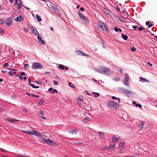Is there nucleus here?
<instances>
[{
    "instance_id": "obj_17",
    "label": "nucleus",
    "mask_w": 157,
    "mask_h": 157,
    "mask_svg": "<svg viewBox=\"0 0 157 157\" xmlns=\"http://www.w3.org/2000/svg\"><path fill=\"white\" fill-rule=\"evenodd\" d=\"M121 16L124 18H126L128 17V14L126 12L123 11L121 13Z\"/></svg>"
},
{
    "instance_id": "obj_64",
    "label": "nucleus",
    "mask_w": 157,
    "mask_h": 157,
    "mask_svg": "<svg viewBox=\"0 0 157 157\" xmlns=\"http://www.w3.org/2000/svg\"><path fill=\"white\" fill-rule=\"evenodd\" d=\"M147 64L149 65L151 67L152 66V64H151V63L149 62H148L147 63Z\"/></svg>"
},
{
    "instance_id": "obj_59",
    "label": "nucleus",
    "mask_w": 157,
    "mask_h": 157,
    "mask_svg": "<svg viewBox=\"0 0 157 157\" xmlns=\"http://www.w3.org/2000/svg\"><path fill=\"white\" fill-rule=\"evenodd\" d=\"M1 151H2V152H6V151L4 149H3L2 148H1Z\"/></svg>"
},
{
    "instance_id": "obj_48",
    "label": "nucleus",
    "mask_w": 157,
    "mask_h": 157,
    "mask_svg": "<svg viewBox=\"0 0 157 157\" xmlns=\"http://www.w3.org/2000/svg\"><path fill=\"white\" fill-rule=\"evenodd\" d=\"M115 144H114V145H111V144H110V146H109V147L110 148H111L112 147L114 148L115 147Z\"/></svg>"
},
{
    "instance_id": "obj_51",
    "label": "nucleus",
    "mask_w": 157,
    "mask_h": 157,
    "mask_svg": "<svg viewBox=\"0 0 157 157\" xmlns=\"http://www.w3.org/2000/svg\"><path fill=\"white\" fill-rule=\"evenodd\" d=\"M0 33H2V34L4 33V31L3 29H0Z\"/></svg>"
},
{
    "instance_id": "obj_40",
    "label": "nucleus",
    "mask_w": 157,
    "mask_h": 157,
    "mask_svg": "<svg viewBox=\"0 0 157 157\" xmlns=\"http://www.w3.org/2000/svg\"><path fill=\"white\" fill-rule=\"evenodd\" d=\"M31 86H32L33 88H39V86H36L33 85H31Z\"/></svg>"
},
{
    "instance_id": "obj_4",
    "label": "nucleus",
    "mask_w": 157,
    "mask_h": 157,
    "mask_svg": "<svg viewBox=\"0 0 157 157\" xmlns=\"http://www.w3.org/2000/svg\"><path fill=\"white\" fill-rule=\"evenodd\" d=\"M101 71V73H103L104 74H106L108 75H109V70L108 68L105 67H101L100 68Z\"/></svg>"
},
{
    "instance_id": "obj_63",
    "label": "nucleus",
    "mask_w": 157,
    "mask_h": 157,
    "mask_svg": "<svg viewBox=\"0 0 157 157\" xmlns=\"http://www.w3.org/2000/svg\"><path fill=\"white\" fill-rule=\"evenodd\" d=\"M150 22L149 21H146V24L147 25H149V24L150 23Z\"/></svg>"
},
{
    "instance_id": "obj_56",
    "label": "nucleus",
    "mask_w": 157,
    "mask_h": 157,
    "mask_svg": "<svg viewBox=\"0 0 157 157\" xmlns=\"http://www.w3.org/2000/svg\"><path fill=\"white\" fill-rule=\"evenodd\" d=\"M30 82H31V79H29L28 80V83H29V84L31 86V85H33V84H30Z\"/></svg>"
},
{
    "instance_id": "obj_41",
    "label": "nucleus",
    "mask_w": 157,
    "mask_h": 157,
    "mask_svg": "<svg viewBox=\"0 0 157 157\" xmlns=\"http://www.w3.org/2000/svg\"><path fill=\"white\" fill-rule=\"evenodd\" d=\"M9 66V64L8 63H5L4 64L3 67H6Z\"/></svg>"
},
{
    "instance_id": "obj_46",
    "label": "nucleus",
    "mask_w": 157,
    "mask_h": 157,
    "mask_svg": "<svg viewBox=\"0 0 157 157\" xmlns=\"http://www.w3.org/2000/svg\"><path fill=\"white\" fill-rule=\"evenodd\" d=\"M83 98V97L82 96H78V99L80 101L82 100Z\"/></svg>"
},
{
    "instance_id": "obj_42",
    "label": "nucleus",
    "mask_w": 157,
    "mask_h": 157,
    "mask_svg": "<svg viewBox=\"0 0 157 157\" xmlns=\"http://www.w3.org/2000/svg\"><path fill=\"white\" fill-rule=\"evenodd\" d=\"M110 148L108 147H106V146H105L103 148H102V149L104 150H106V149H109Z\"/></svg>"
},
{
    "instance_id": "obj_22",
    "label": "nucleus",
    "mask_w": 157,
    "mask_h": 157,
    "mask_svg": "<svg viewBox=\"0 0 157 157\" xmlns=\"http://www.w3.org/2000/svg\"><path fill=\"white\" fill-rule=\"evenodd\" d=\"M140 81L141 82H149V81L147 79H145V78H143V77H140Z\"/></svg>"
},
{
    "instance_id": "obj_23",
    "label": "nucleus",
    "mask_w": 157,
    "mask_h": 157,
    "mask_svg": "<svg viewBox=\"0 0 157 157\" xmlns=\"http://www.w3.org/2000/svg\"><path fill=\"white\" fill-rule=\"evenodd\" d=\"M98 133L99 135V136L100 137H101L103 138H104V137H105L104 134L103 132H98Z\"/></svg>"
},
{
    "instance_id": "obj_44",
    "label": "nucleus",
    "mask_w": 157,
    "mask_h": 157,
    "mask_svg": "<svg viewBox=\"0 0 157 157\" xmlns=\"http://www.w3.org/2000/svg\"><path fill=\"white\" fill-rule=\"evenodd\" d=\"M144 29L143 27H139L138 28V30L140 31H142V30H143Z\"/></svg>"
},
{
    "instance_id": "obj_7",
    "label": "nucleus",
    "mask_w": 157,
    "mask_h": 157,
    "mask_svg": "<svg viewBox=\"0 0 157 157\" xmlns=\"http://www.w3.org/2000/svg\"><path fill=\"white\" fill-rule=\"evenodd\" d=\"M32 133V134H31L32 135H34L40 137H42L43 136L41 133L35 130H33Z\"/></svg>"
},
{
    "instance_id": "obj_61",
    "label": "nucleus",
    "mask_w": 157,
    "mask_h": 157,
    "mask_svg": "<svg viewBox=\"0 0 157 157\" xmlns=\"http://www.w3.org/2000/svg\"><path fill=\"white\" fill-rule=\"evenodd\" d=\"M4 23V21L2 20H0V24H2Z\"/></svg>"
},
{
    "instance_id": "obj_25",
    "label": "nucleus",
    "mask_w": 157,
    "mask_h": 157,
    "mask_svg": "<svg viewBox=\"0 0 157 157\" xmlns=\"http://www.w3.org/2000/svg\"><path fill=\"white\" fill-rule=\"evenodd\" d=\"M36 18L37 19V21H39L40 22L42 21V19L40 17L39 15L38 14H37L36 15Z\"/></svg>"
},
{
    "instance_id": "obj_37",
    "label": "nucleus",
    "mask_w": 157,
    "mask_h": 157,
    "mask_svg": "<svg viewBox=\"0 0 157 157\" xmlns=\"http://www.w3.org/2000/svg\"><path fill=\"white\" fill-rule=\"evenodd\" d=\"M51 92L53 94H54V93L57 94L58 92V91L56 89H53V90H52L51 91Z\"/></svg>"
},
{
    "instance_id": "obj_10",
    "label": "nucleus",
    "mask_w": 157,
    "mask_h": 157,
    "mask_svg": "<svg viewBox=\"0 0 157 157\" xmlns=\"http://www.w3.org/2000/svg\"><path fill=\"white\" fill-rule=\"evenodd\" d=\"M39 114L40 115V117L41 118H43L44 120H46L47 118L46 117H44V114L43 111L40 110L39 111Z\"/></svg>"
},
{
    "instance_id": "obj_57",
    "label": "nucleus",
    "mask_w": 157,
    "mask_h": 157,
    "mask_svg": "<svg viewBox=\"0 0 157 157\" xmlns=\"http://www.w3.org/2000/svg\"><path fill=\"white\" fill-rule=\"evenodd\" d=\"M153 25V24L152 23H151L150 25H148L149 27L150 28Z\"/></svg>"
},
{
    "instance_id": "obj_21",
    "label": "nucleus",
    "mask_w": 157,
    "mask_h": 157,
    "mask_svg": "<svg viewBox=\"0 0 157 157\" xmlns=\"http://www.w3.org/2000/svg\"><path fill=\"white\" fill-rule=\"evenodd\" d=\"M145 121H142L139 124V127L140 128H142V129L143 128L144 125L145 124Z\"/></svg>"
},
{
    "instance_id": "obj_50",
    "label": "nucleus",
    "mask_w": 157,
    "mask_h": 157,
    "mask_svg": "<svg viewBox=\"0 0 157 157\" xmlns=\"http://www.w3.org/2000/svg\"><path fill=\"white\" fill-rule=\"evenodd\" d=\"M118 28H117V27H115L114 29V30L116 32L118 31Z\"/></svg>"
},
{
    "instance_id": "obj_45",
    "label": "nucleus",
    "mask_w": 157,
    "mask_h": 157,
    "mask_svg": "<svg viewBox=\"0 0 157 157\" xmlns=\"http://www.w3.org/2000/svg\"><path fill=\"white\" fill-rule=\"evenodd\" d=\"M94 70H95L96 71H97V72H99V73H101V72H101V69H100V71H99V70H98L97 68H95L94 69Z\"/></svg>"
},
{
    "instance_id": "obj_60",
    "label": "nucleus",
    "mask_w": 157,
    "mask_h": 157,
    "mask_svg": "<svg viewBox=\"0 0 157 157\" xmlns=\"http://www.w3.org/2000/svg\"><path fill=\"white\" fill-rule=\"evenodd\" d=\"M24 31L26 32H28V30L27 29H26V28H24Z\"/></svg>"
},
{
    "instance_id": "obj_35",
    "label": "nucleus",
    "mask_w": 157,
    "mask_h": 157,
    "mask_svg": "<svg viewBox=\"0 0 157 157\" xmlns=\"http://www.w3.org/2000/svg\"><path fill=\"white\" fill-rule=\"evenodd\" d=\"M23 110L24 112L25 113H27L28 112V109L26 108H23Z\"/></svg>"
},
{
    "instance_id": "obj_24",
    "label": "nucleus",
    "mask_w": 157,
    "mask_h": 157,
    "mask_svg": "<svg viewBox=\"0 0 157 157\" xmlns=\"http://www.w3.org/2000/svg\"><path fill=\"white\" fill-rule=\"evenodd\" d=\"M121 37L124 40H126L128 38V36L126 35H124L123 33L121 34Z\"/></svg>"
},
{
    "instance_id": "obj_32",
    "label": "nucleus",
    "mask_w": 157,
    "mask_h": 157,
    "mask_svg": "<svg viewBox=\"0 0 157 157\" xmlns=\"http://www.w3.org/2000/svg\"><path fill=\"white\" fill-rule=\"evenodd\" d=\"M92 93L93 94H95L94 96L95 97H98L100 95V94L99 93H96V92H93Z\"/></svg>"
},
{
    "instance_id": "obj_16",
    "label": "nucleus",
    "mask_w": 157,
    "mask_h": 157,
    "mask_svg": "<svg viewBox=\"0 0 157 157\" xmlns=\"http://www.w3.org/2000/svg\"><path fill=\"white\" fill-rule=\"evenodd\" d=\"M39 36V35L37 36V39H38V40L40 44H43L45 42L44 41V40H42L41 39V37Z\"/></svg>"
},
{
    "instance_id": "obj_36",
    "label": "nucleus",
    "mask_w": 157,
    "mask_h": 157,
    "mask_svg": "<svg viewBox=\"0 0 157 157\" xmlns=\"http://www.w3.org/2000/svg\"><path fill=\"white\" fill-rule=\"evenodd\" d=\"M44 102V101L41 100L38 102V104L40 105H42Z\"/></svg>"
},
{
    "instance_id": "obj_30",
    "label": "nucleus",
    "mask_w": 157,
    "mask_h": 157,
    "mask_svg": "<svg viewBox=\"0 0 157 157\" xmlns=\"http://www.w3.org/2000/svg\"><path fill=\"white\" fill-rule=\"evenodd\" d=\"M120 147H121L122 148H123L124 146V143L122 142H120L119 144Z\"/></svg>"
},
{
    "instance_id": "obj_34",
    "label": "nucleus",
    "mask_w": 157,
    "mask_h": 157,
    "mask_svg": "<svg viewBox=\"0 0 157 157\" xmlns=\"http://www.w3.org/2000/svg\"><path fill=\"white\" fill-rule=\"evenodd\" d=\"M58 68H59V69H61L62 70H63L64 69V66L62 65H61V64H60L59 66H58Z\"/></svg>"
},
{
    "instance_id": "obj_14",
    "label": "nucleus",
    "mask_w": 157,
    "mask_h": 157,
    "mask_svg": "<svg viewBox=\"0 0 157 157\" xmlns=\"http://www.w3.org/2000/svg\"><path fill=\"white\" fill-rule=\"evenodd\" d=\"M7 69L10 70L11 71L9 72V75H12L14 74H15L16 72H13V71H15L16 70L15 69H10V68H7Z\"/></svg>"
},
{
    "instance_id": "obj_6",
    "label": "nucleus",
    "mask_w": 157,
    "mask_h": 157,
    "mask_svg": "<svg viewBox=\"0 0 157 157\" xmlns=\"http://www.w3.org/2000/svg\"><path fill=\"white\" fill-rule=\"evenodd\" d=\"M51 6L52 9V12L57 14L59 13V11L57 6L56 5L52 4L51 5Z\"/></svg>"
},
{
    "instance_id": "obj_11",
    "label": "nucleus",
    "mask_w": 157,
    "mask_h": 157,
    "mask_svg": "<svg viewBox=\"0 0 157 157\" xmlns=\"http://www.w3.org/2000/svg\"><path fill=\"white\" fill-rule=\"evenodd\" d=\"M121 89L123 91L124 93L130 95L132 93L131 91L128 90L126 89Z\"/></svg>"
},
{
    "instance_id": "obj_5",
    "label": "nucleus",
    "mask_w": 157,
    "mask_h": 157,
    "mask_svg": "<svg viewBox=\"0 0 157 157\" xmlns=\"http://www.w3.org/2000/svg\"><path fill=\"white\" fill-rule=\"evenodd\" d=\"M33 68L36 69H41L42 67V65L39 63L34 62L33 63Z\"/></svg>"
},
{
    "instance_id": "obj_49",
    "label": "nucleus",
    "mask_w": 157,
    "mask_h": 157,
    "mask_svg": "<svg viewBox=\"0 0 157 157\" xmlns=\"http://www.w3.org/2000/svg\"><path fill=\"white\" fill-rule=\"evenodd\" d=\"M136 107L139 106L140 108L142 107L141 105L140 104H136Z\"/></svg>"
},
{
    "instance_id": "obj_53",
    "label": "nucleus",
    "mask_w": 157,
    "mask_h": 157,
    "mask_svg": "<svg viewBox=\"0 0 157 157\" xmlns=\"http://www.w3.org/2000/svg\"><path fill=\"white\" fill-rule=\"evenodd\" d=\"M137 27V25L133 26H132V28H133V29H134L136 30V29Z\"/></svg>"
},
{
    "instance_id": "obj_20",
    "label": "nucleus",
    "mask_w": 157,
    "mask_h": 157,
    "mask_svg": "<svg viewBox=\"0 0 157 157\" xmlns=\"http://www.w3.org/2000/svg\"><path fill=\"white\" fill-rule=\"evenodd\" d=\"M22 20V17L20 16L15 19V21L17 22L21 21Z\"/></svg>"
},
{
    "instance_id": "obj_8",
    "label": "nucleus",
    "mask_w": 157,
    "mask_h": 157,
    "mask_svg": "<svg viewBox=\"0 0 157 157\" xmlns=\"http://www.w3.org/2000/svg\"><path fill=\"white\" fill-rule=\"evenodd\" d=\"M98 25H99L101 29L103 30H106V28L105 26V23L104 22L101 21H100L98 23Z\"/></svg>"
},
{
    "instance_id": "obj_19",
    "label": "nucleus",
    "mask_w": 157,
    "mask_h": 157,
    "mask_svg": "<svg viewBox=\"0 0 157 157\" xmlns=\"http://www.w3.org/2000/svg\"><path fill=\"white\" fill-rule=\"evenodd\" d=\"M76 53H77V54H78V55H81V56H85V54L84 53H83V52L82 51H81L80 50L76 51Z\"/></svg>"
},
{
    "instance_id": "obj_38",
    "label": "nucleus",
    "mask_w": 157,
    "mask_h": 157,
    "mask_svg": "<svg viewBox=\"0 0 157 157\" xmlns=\"http://www.w3.org/2000/svg\"><path fill=\"white\" fill-rule=\"evenodd\" d=\"M130 49L133 52H135L136 50V48L134 47H132V48H130Z\"/></svg>"
},
{
    "instance_id": "obj_62",
    "label": "nucleus",
    "mask_w": 157,
    "mask_h": 157,
    "mask_svg": "<svg viewBox=\"0 0 157 157\" xmlns=\"http://www.w3.org/2000/svg\"><path fill=\"white\" fill-rule=\"evenodd\" d=\"M117 98H116V97L114 96H112V99H117Z\"/></svg>"
},
{
    "instance_id": "obj_47",
    "label": "nucleus",
    "mask_w": 157,
    "mask_h": 157,
    "mask_svg": "<svg viewBox=\"0 0 157 157\" xmlns=\"http://www.w3.org/2000/svg\"><path fill=\"white\" fill-rule=\"evenodd\" d=\"M29 65H28V64H25L24 65V67L25 68H28V67H29Z\"/></svg>"
},
{
    "instance_id": "obj_13",
    "label": "nucleus",
    "mask_w": 157,
    "mask_h": 157,
    "mask_svg": "<svg viewBox=\"0 0 157 157\" xmlns=\"http://www.w3.org/2000/svg\"><path fill=\"white\" fill-rule=\"evenodd\" d=\"M6 120L7 121H8L9 122H11V123H14V122H18V121H19V120H17V119H6Z\"/></svg>"
},
{
    "instance_id": "obj_9",
    "label": "nucleus",
    "mask_w": 157,
    "mask_h": 157,
    "mask_svg": "<svg viewBox=\"0 0 157 157\" xmlns=\"http://www.w3.org/2000/svg\"><path fill=\"white\" fill-rule=\"evenodd\" d=\"M128 76L127 73L125 74V78L124 80V82L125 84L127 86H128Z\"/></svg>"
},
{
    "instance_id": "obj_39",
    "label": "nucleus",
    "mask_w": 157,
    "mask_h": 157,
    "mask_svg": "<svg viewBox=\"0 0 157 157\" xmlns=\"http://www.w3.org/2000/svg\"><path fill=\"white\" fill-rule=\"evenodd\" d=\"M22 3L18 5V7H17V9L18 10H19L21 9V6H22Z\"/></svg>"
},
{
    "instance_id": "obj_43",
    "label": "nucleus",
    "mask_w": 157,
    "mask_h": 157,
    "mask_svg": "<svg viewBox=\"0 0 157 157\" xmlns=\"http://www.w3.org/2000/svg\"><path fill=\"white\" fill-rule=\"evenodd\" d=\"M71 83H69L68 85L69 86L73 88H75V86L74 85H73L72 86H71Z\"/></svg>"
},
{
    "instance_id": "obj_33",
    "label": "nucleus",
    "mask_w": 157,
    "mask_h": 157,
    "mask_svg": "<svg viewBox=\"0 0 157 157\" xmlns=\"http://www.w3.org/2000/svg\"><path fill=\"white\" fill-rule=\"evenodd\" d=\"M104 11L106 14H109V11L106 8L104 9Z\"/></svg>"
},
{
    "instance_id": "obj_58",
    "label": "nucleus",
    "mask_w": 157,
    "mask_h": 157,
    "mask_svg": "<svg viewBox=\"0 0 157 157\" xmlns=\"http://www.w3.org/2000/svg\"><path fill=\"white\" fill-rule=\"evenodd\" d=\"M80 10L82 11H83L84 10V9L82 7H80Z\"/></svg>"
},
{
    "instance_id": "obj_3",
    "label": "nucleus",
    "mask_w": 157,
    "mask_h": 157,
    "mask_svg": "<svg viewBox=\"0 0 157 157\" xmlns=\"http://www.w3.org/2000/svg\"><path fill=\"white\" fill-rule=\"evenodd\" d=\"M42 139L43 141L45 142L47 144H50L52 146H57V144L53 141H51L49 139L47 140L44 137H42Z\"/></svg>"
},
{
    "instance_id": "obj_1",
    "label": "nucleus",
    "mask_w": 157,
    "mask_h": 157,
    "mask_svg": "<svg viewBox=\"0 0 157 157\" xmlns=\"http://www.w3.org/2000/svg\"><path fill=\"white\" fill-rule=\"evenodd\" d=\"M107 106L113 109H117L119 107V105L116 102L109 100L107 102Z\"/></svg>"
},
{
    "instance_id": "obj_54",
    "label": "nucleus",
    "mask_w": 157,
    "mask_h": 157,
    "mask_svg": "<svg viewBox=\"0 0 157 157\" xmlns=\"http://www.w3.org/2000/svg\"><path fill=\"white\" fill-rule=\"evenodd\" d=\"M53 82L54 84L56 85H57L58 84V81L56 82L55 80H54Z\"/></svg>"
},
{
    "instance_id": "obj_15",
    "label": "nucleus",
    "mask_w": 157,
    "mask_h": 157,
    "mask_svg": "<svg viewBox=\"0 0 157 157\" xmlns=\"http://www.w3.org/2000/svg\"><path fill=\"white\" fill-rule=\"evenodd\" d=\"M6 25L7 26H9L12 24V21L10 18L8 19L6 21Z\"/></svg>"
},
{
    "instance_id": "obj_52",
    "label": "nucleus",
    "mask_w": 157,
    "mask_h": 157,
    "mask_svg": "<svg viewBox=\"0 0 157 157\" xmlns=\"http://www.w3.org/2000/svg\"><path fill=\"white\" fill-rule=\"evenodd\" d=\"M20 75H25V73L24 72H22L21 73Z\"/></svg>"
},
{
    "instance_id": "obj_27",
    "label": "nucleus",
    "mask_w": 157,
    "mask_h": 157,
    "mask_svg": "<svg viewBox=\"0 0 157 157\" xmlns=\"http://www.w3.org/2000/svg\"><path fill=\"white\" fill-rule=\"evenodd\" d=\"M77 132V130L75 129L72 130L70 131L69 133L72 134L75 133L76 134Z\"/></svg>"
},
{
    "instance_id": "obj_28",
    "label": "nucleus",
    "mask_w": 157,
    "mask_h": 157,
    "mask_svg": "<svg viewBox=\"0 0 157 157\" xmlns=\"http://www.w3.org/2000/svg\"><path fill=\"white\" fill-rule=\"evenodd\" d=\"M90 121V119L88 118V117H86L83 120V121L84 122V123H86L87 122H88V121Z\"/></svg>"
},
{
    "instance_id": "obj_31",
    "label": "nucleus",
    "mask_w": 157,
    "mask_h": 157,
    "mask_svg": "<svg viewBox=\"0 0 157 157\" xmlns=\"http://www.w3.org/2000/svg\"><path fill=\"white\" fill-rule=\"evenodd\" d=\"M113 80L115 81H118L120 80V78L119 77H117L116 78H114L113 79Z\"/></svg>"
},
{
    "instance_id": "obj_55",
    "label": "nucleus",
    "mask_w": 157,
    "mask_h": 157,
    "mask_svg": "<svg viewBox=\"0 0 157 157\" xmlns=\"http://www.w3.org/2000/svg\"><path fill=\"white\" fill-rule=\"evenodd\" d=\"M17 156L18 157H28V156H24L23 155H17Z\"/></svg>"
},
{
    "instance_id": "obj_26",
    "label": "nucleus",
    "mask_w": 157,
    "mask_h": 157,
    "mask_svg": "<svg viewBox=\"0 0 157 157\" xmlns=\"http://www.w3.org/2000/svg\"><path fill=\"white\" fill-rule=\"evenodd\" d=\"M21 3H22V2L21 0H16L15 2V4L16 6L21 4Z\"/></svg>"
},
{
    "instance_id": "obj_29",
    "label": "nucleus",
    "mask_w": 157,
    "mask_h": 157,
    "mask_svg": "<svg viewBox=\"0 0 157 157\" xmlns=\"http://www.w3.org/2000/svg\"><path fill=\"white\" fill-rule=\"evenodd\" d=\"M22 131L25 133L29 134L31 135V134H32V131H30L29 130H27L26 131Z\"/></svg>"
},
{
    "instance_id": "obj_2",
    "label": "nucleus",
    "mask_w": 157,
    "mask_h": 157,
    "mask_svg": "<svg viewBox=\"0 0 157 157\" xmlns=\"http://www.w3.org/2000/svg\"><path fill=\"white\" fill-rule=\"evenodd\" d=\"M78 14L80 17V18L81 19L82 21L84 24H88V20L86 17L83 14L80 12H78Z\"/></svg>"
},
{
    "instance_id": "obj_18",
    "label": "nucleus",
    "mask_w": 157,
    "mask_h": 157,
    "mask_svg": "<svg viewBox=\"0 0 157 157\" xmlns=\"http://www.w3.org/2000/svg\"><path fill=\"white\" fill-rule=\"evenodd\" d=\"M119 138L116 137L115 136L113 135V136L112 140L115 142L117 143L119 141Z\"/></svg>"
},
{
    "instance_id": "obj_12",
    "label": "nucleus",
    "mask_w": 157,
    "mask_h": 157,
    "mask_svg": "<svg viewBox=\"0 0 157 157\" xmlns=\"http://www.w3.org/2000/svg\"><path fill=\"white\" fill-rule=\"evenodd\" d=\"M32 31L33 33L36 36L39 35V34L36 29H35V27H34V28H32Z\"/></svg>"
}]
</instances>
